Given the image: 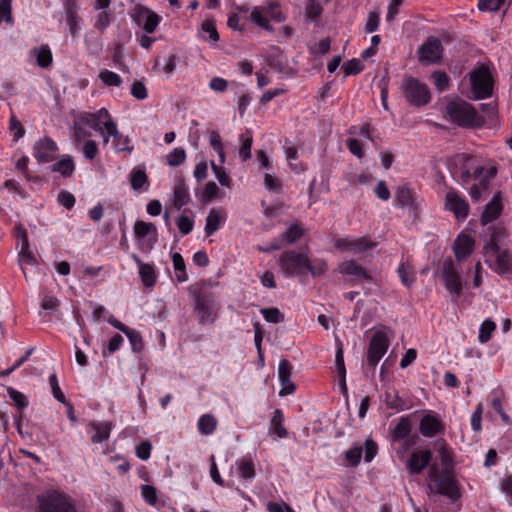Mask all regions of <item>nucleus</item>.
<instances>
[{"mask_svg": "<svg viewBox=\"0 0 512 512\" xmlns=\"http://www.w3.org/2000/svg\"><path fill=\"white\" fill-rule=\"evenodd\" d=\"M263 318L270 323H279L284 320V315L278 308H264L261 310Z\"/></svg>", "mask_w": 512, "mask_h": 512, "instance_id": "nucleus-54", "label": "nucleus"}, {"mask_svg": "<svg viewBox=\"0 0 512 512\" xmlns=\"http://www.w3.org/2000/svg\"><path fill=\"white\" fill-rule=\"evenodd\" d=\"M496 329V324L494 321L490 319H486L480 326L478 339L481 343H487L491 337L492 333Z\"/></svg>", "mask_w": 512, "mask_h": 512, "instance_id": "nucleus-41", "label": "nucleus"}, {"mask_svg": "<svg viewBox=\"0 0 512 512\" xmlns=\"http://www.w3.org/2000/svg\"><path fill=\"white\" fill-rule=\"evenodd\" d=\"M81 151L86 159L93 160L98 153L96 142L93 140L85 141L82 145Z\"/></svg>", "mask_w": 512, "mask_h": 512, "instance_id": "nucleus-63", "label": "nucleus"}, {"mask_svg": "<svg viewBox=\"0 0 512 512\" xmlns=\"http://www.w3.org/2000/svg\"><path fill=\"white\" fill-rule=\"evenodd\" d=\"M446 113L450 120L459 126L473 127L483 123L482 117L475 108L463 100H454L447 104Z\"/></svg>", "mask_w": 512, "mask_h": 512, "instance_id": "nucleus-1", "label": "nucleus"}, {"mask_svg": "<svg viewBox=\"0 0 512 512\" xmlns=\"http://www.w3.org/2000/svg\"><path fill=\"white\" fill-rule=\"evenodd\" d=\"M443 45L437 37H428L418 48V60L422 65L439 64L443 56Z\"/></svg>", "mask_w": 512, "mask_h": 512, "instance_id": "nucleus-7", "label": "nucleus"}, {"mask_svg": "<svg viewBox=\"0 0 512 512\" xmlns=\"http://www.w3.org/2000/svg\"><path fill=\"white\" fill-rule=\"evenodd\" d=\"M264 186L271 193L279 194L282 191L281 180L270 173L264 176Z\"/></svg>", "mask_w": 512, "mask_h": 512, "instance_id": "nucleus-50", "label": "nucleus"}, {"mask_svg": "<svg viewBox=\"0 0 512 512\" xmlns=\"http://www.w3.org/2000/svg\"><path fill=\"white\" fill-rule=\"evenodd\" d=\"M436 450L443 466L442 471L451 472L453 468V457L450 447L445 442H439L437 443Z\"/></svg>", "mask_w": 512, "mask_h": 512, "instance_id": "nucleus-28", "label": "nucleus"}, {"mask_svg": "<svg viewBox=\"0 0 512 512\" xmlns=\"http://www.w3.org/2000/svg\"><path fill=\"white\" fill-rule=\"evenodd\" d=\"M49 384H50V387H51V392L53 394V397L59 401L60 403L62 404H66V398H65V395L64 393L62 392L60 386H59V383H58V378H57V375L55 373L51 374L49 376Z\"/></svg>", "mask_w": 512, "mask_h": 512, "instance_id": "nucleus-52", "label": "nucleus"}, {"mask_svg": "<svg viewBox=\"0 0 512 512\" xmlns=\"http://www.w3.org/2000/svg\"><path fill=\"white\" fill-rule=\"evenodd\" d=\"M472 157L468 154L462 153L455 157V165L459 168V178L463 184H468L473 179V173L475 167L471 165Z\"/></svg>", "mask_w": 512, "mask_h": 512, "instance_id": "nucleus-21", "label": "nucleus"}, {"mask_svg": "<svg viewBox=\"0 0 512 512\" xmlns=\"http://www.w3.org/2000/svg\"><path fill=\"white\" fill-rule=\"evenodd\" d=\"M503 4V0H479L478 9L480 11L496 12Z\"/></svg>", "mask_w": 512, "mask_h": 512, "instance_id": "nucleus-62", "label": "nucleus"}, {"mask_svg": "<svg viewBox=\"0 0 512 512\" xmlns=\"http://www.w3.org/2000/svg\"><path fill=\"white\" fill-rule=\"evenodd\" d=\"M177 226L183 235H187L192 231L194 222L188 216L182 215L177 220Z\"/></svg>", "mask_w": 512, "mask_h": 512, "instance_id": "nucleus-64", "label": "nucleus"}, {"mask_svg": "<svg viewBox=\"0 0 512 512\" xmlns=\"http://www.w3.org/2000/svg\"><path fill=\"white\" fill-rule=\"evenodd\" d=\"M322 13V6L317 0H308L306 5V16L311 20H316Z\"/></svg>", "mask_w": 512, "mask_h": 512, "instance_id": "nucleus-59", "label": "nucleus"}, {"mask_svg": "<svg viewBox=\"0 0 512 512\" xmlns=\"http://www.w3.org/2000/svg\"><path fill=\"white\" fill-rule=\"evenodd\" d=\"M75 169L74 162L70 156L63 157L52 165V171L59 172L64 177L70 176Z\"/></svg>", "mask_w": 512, "mask_h": 512, "instance_id": "nucleus-36", "label": "nucleus"}, {"mask_svg": "<svg viewBox=\"0 0 512 512\" xmlns=\"http://www.w3.org/2000/svg\"><path fill=\"white\" fill-rule=\"evenodd\" d=\"M485 254L495 259V270L499 274H505L512 269V262L509 252L501 250L494 240H490L485 246Z\"/></svg>", "mask_w": 512, "mask_h": 512, "instance_id": "nucleus-12", "label": "nucleus"}, {"mask_svg": "<svg viewBox=\"0 0 512 512\" xmlns=\"http://www.w3.org/2000/svg\"><path fill=\"white\" fill-rule=\"evenodd\" d=\"M239 142L241 144L239 149V157L242 161H246L251 158V147L253 138L250 133L241 134L239 136Z\"/></svg>", "mask_w": 512, "mask_h": 512, "instance_id": "nucleus-39", "label": "nucleus"}, {"mask_svg": "<svg viewBox=\"0 0 512 512\" xmlns=\"http://www.w3.org/2000/svg\"><path fill=\"white\" fill-rule=\"evenodd\" d=\"M501 200V192L498 191L495 193L492 200L486 204L481 215V223L483 225L495 221L500 216L503 208Z\"/></svg>", "mask_w": 512, "mask_h": 512, "instance_id": "nucleus-18", "label": "nucleus"}, {"mask_svg": "<svg viewBox=\"0 0 512 512\" xmlns=\"http://www.w3.org/2000/svg\"><path fill=\"white\" fill-rule=\"evenodd\" d=\"M472 95L474 100L486 99L493 93V78L489 69L481 65L469 73Z\"/></svg>", "mask_w": 512, "mask_h": 512, "instance_id": "nucleus-3", "label": "nucleus"}, {"mask_svg": "<svg viewBox=\"0 0 512 512\" xmlns=\"http://www.w3.org/2000/svg\"><path fill=\"white\" fill-rule=\"evenodd\" d=\"M251 20L261 28L272 31L273 28L269 25L267 10L261 7H255L251 12Z\"/></svg>", "mask_w": 512, "mask_h": 512, "instance_id": "nucleus-35", "label": "nucleus"}, {"mask_svg": "<svg viewBox=\"0 0 512 512\" xmlns=\"http://www.w3.org/2000/svg\"><path fill=\"white\" fill-rule=\"evenodd\" d=\"M209 142L214 151L218 154L220 163L223 164L225 162V152L220 134L217 131H212L210 133Z\"/></svg>", "mask_w": 512, "mask_h": 512, "instance_id": "nucleus-45", "label": "nucleus"}, {"mask_svg": "<svg viewBox=\"0 0 512 512\" xmlns=\"http://www.w3.org/2000/svg\"><path fill=\"white\" fill-rule=\"evenodd\" d=\"M219 192H220V190H219L218 186L216 185V183L213 181H210V182L206 183V185L203 189L202 200L211 201L214 198L221 197L219 195Z\"/></svg>", "mask_w": 512, "mask_h": 512, "instance_id": "nucleus-58", "label": "nucleus"}, {"mask_svg": "<svg viewBox=\"0 0 512 512\" xmlns=\"http://www.w3.org/2000/svg\"><path fill=\"white\" fill-rule=\"evenodd\" d=\"M139 275L144 286L152 287L156 283V273L152 265L141 264Z\"/></svg>", "mask_w": 512, "mask_h": 512, "instance_id": "nucleus-37", "label": "nucleus"}, {"mask_svg": "<svg viewBox=\"0 0 512 512\" xmlns=\"http://www.w3.org/2000/svg\"><path fill=\"white\" fill-rule=\"evenodd\" d=\"M239 476L244 480H253L255 478L254 462L250 457H243L238 463Z\"/></svg>", "mask_w": 512, "mask_h": 512, "instance_id": "nucleus-31", "label": "nucleus"}, {"mask_svg": "<svg viewBox=\"0 0 512 512\" xmlns=\"http://www.w3.org/2000/svg\"><path fill=\"white\" fill-rule=\"evenodd\" d=\"M134 235L136 240L144 241L148 249H152L158 240V231L155 224L138 220L135 222Z\"/></svg>", "mask_w": 512, "mask_h": 512, "instance_id": "nucleus-14", "label": "nucleus"}, {"mask_svg": "<svg viewBox=\"0 0 512 512\" xmlns=\"http://www.w3.org/2000/svg\"><path fill=\"white\" fill-rule=\"evenodd\" d=\"M451 472L439 471L437 466L429 469L428 477L430 480L429 488L432 492L447 496L451 500L459 498L460 493Z\"/></svg>", "mask_w": 512, "mask_h": 512, "instance_id": "nucleus-2", "label": "nucleus"}, {"mask_svg": "<svg viewBox=\"0 0 512 512\" xmlns=\"http://www.w3.org/2000/svg\"><path fill=\"white\" fill-rule=\"evenodd\" d=\"M131 17L137 26L141 27L147 34L153 33L160 23V17L152 10L136 5Z\"/></svg>", "mask_w": 512, "mask_h": 512, "instance_id": "nucleus-9", "label": "nucleus"}, {"mask_svg": "<svg viewBox=\"0 0 512 512\" xmlns=\"http://www.w3.org/2000/svg\"><path fill=\"white\" fill-rule=\"evenodd\" d=\"M403 89L408 102L414 106H424L430 101L427 85L414 78L404 80Z\"/></svg>", "mask_w": 512, "mask_h": 512, "instance_id": "nucleus-8", "label": "nucleus"}, {"mask_svg": "<svg viewBox=\"0 0 512 512\" xmlns=\"http://www.w3.org/2000/svg\"><path fill=\"white\" fill-rule=\"evenodd\" d=\"M142 497L151 506H154L157 502V492L156 488L151 485H142L141 486Z\"/></svg>", "mask_w": 512, "mask_h": 512, "instance_id": "nucleus-61", "label": "nucleus"}, {"mask_svg": "<svg viewBox=\"0 0 512 512\" xmlns=\"http://www.w3.org/2000/svg\"><path fill=\"white\" fill-rule=\"evenodd\" d=\"M395 204L401 208H414L413 192L406 187H400L395 194Z\"/></svg>", "mask_w": 512, "mask_h": 512, "instance_id": "nucleus-29", "label": "nucleus"}, {"mask_svg": "<svg viewBox=\"0 0 512 512\" xmlns=\"http://www.w3.org/2000/svg\"><path fill=\"white\" fill-rule=\"evenodd\" d=\"M31 55L36 59L38 66L41 68H48L52 64V52L48 45H41L31 50Z\"/></svg>", "mask_w": 512, "mask_h": 512, "instance_id": "nucleus-26", "label": "nucleus"}, {"mask_svg": "<svg viewBox=\"0 0 512 512\" xmlns=\"http://www.w3.org/2000/svg\"><path fill=\"white\" fill-rule=\"evenodd\" d=\"M82 125H87L97 132H102L101 120L94 113H83L78 120Z\"/></svg>", "mask_w": 512, "mask_h": 512, "instance_id": "nucleus-42", "label": "nucleus"}, {"mask_svg": "<svg viewBox=\"0 0 512 512\" xmlns=\"http://www.w3.org/2000/svg\"><path fill=\"white\" fill-rule=\"evenodd\" d=\"M390 345V340L385 329L376 331L369 343L367 352V363L370 368L375 370L377 364L386 354Z\"/></svg>", "mask_w": 512, "mask_h": 512, "instance_id": "nucleus-6", "label": "nucleus"}, {"mask_svg": "<svg viewBox=\"0 0 512 512\" xmlns=\"http://www.w3.org/2000/svg\"><path fill=\"white\" fill-rule=\"evenodd\" d=\"M99 78L108 87H119L122 83V79L117 73L107 69L99 73Z\"/></svg>", "mask_w": 512, "mask_h": 512, "instance_id": "nucleus-46", "label": "nucleus"}, {"mask_svg": "<svg viewBox=\"0 0 512 512\" xmlns=\"http://www.w3.org/2000/svg\"><path fill=\"white\" fill-rule=\"evenodd\" d=\"M445 208L452 212L458 220H465L469 214V204L467 200L454 189H450L446 193Z\"/></svg>", "mask_w": 512, "mask_h": 512, "instance_id": "nucleus-13", "label": "nucleus"}, {"mask_svg": "<svg viewBox=\"0 0 512 512\" xmlns=\"http://www.w3.org/2000/svg\"><path fill=\"white\" fill-rule=\"evenodd\" d=\"M57 150L56 143L49 137H44L36 142L34 156L42 163H48L54 159Z\"/></svg>", "mask_w": 512, "mask_h": 512, "instance_id": "nucleus-15", "label": "nucleus"}, {"mask_svg": "<svg viewBox=\"0 0 512 512\" xmlns=\"http://www.w3.org/2000/svg\"><path fill=\"white\" fill-rule=\"evenodd\" d=\"M399 277L402 281V283L406 287H410L412 283L414 282V276L412 269L405 264H401L398 268Z\"/></svg>", "mask_w": 512, "mask_h": 512, "instance_id": "nucleus-60", "label": "nucleus"}, {"mask_svg": "<svg viewBox=\"0 0 512 512\" xmlns=\"http://www.w3.org/2000/svg\"><path fill=\"white\" fill-rule=\"evenodd\" d=\"M283 413L280 409H276L273 413L272 419H271V425L273 427V432L279 437L284 438L287 436V430L283 426Z\"/></svg>", "mask_w": 512, "mask_h": 512, "instance_id": "nucleus-40", "label": "nucleus"}, {"mask_svg": "<svg viewBox=\"0 0 512 512\" xmlns=\"http://www.w3.org/2000/svg\"><path fill=\"white\" fill-rule=\"evenodd\" d=\"M364 66L359 59L353 58L342 66L345 76L356 75L363 70Z\"/></svg>", "mask_w": 512, "mask_h": 512, "instance_id": "nucleus-55", "label": "nucleus"}, {"mask_svg": "<svg viewBox=\"0 0 512 512\" xmlns=\"http://www.w3.org/2000/svg\"><path fill=\"white\" fill-rule=\"evenodd\" d=\"M278 264L286 277L301 276L307 273L309 257L302 252L290 250L280 255Z\"/></svg>", "mask_w": 512, "mask_h": 512, "instance_id": "nucleus-4", "label": "nucleus"}, {"mask_svg": "<svg viewBox=\"0 0 512 512\" xmlns=\"http://www.w3.org/2000/svg\"><path fill=\"white\" fill-rule=\"evenodd\" d=\"M194 309L201 324H211L214 322L215 312L210 304L202 297H196Z\"/></svg>", "mask_w": 512, "mask_h": 512, "instance_id": "nucleus-22", "label": "nucleus"}, {"mask_svg": "<svg viewBox=\"0 0 512 512\" xmlns=\"http://www.w3.org/2000/svg\"><path fill=\"white\" fill-rule=\"evenodd\" d=\"M363 447L361 445H354L345 452V459L352 467H356L361 460Z\"/></svg>", "mask_w": 512, "mask_h": 512, "instance_id": "nucleus-48", "label": "nucleus"}, {"mask_svg": "<svg viewBox=\"0 0 512 512\" xmlns=\"http://www.w3.org/2000/svg\"><path fill=\"white\" fill-rule=\"evenodd\" d=\"M172 261L173 266L175 270L176 279L179 282H185L188 279L186 268H185V262L183 257L180 253H173L172 254Z\"/></svg>", "mask_w": 512, "mask_h": 512, "instance_id": "nucleus-38", "label": "nucleus"}, {"mask_svg": "<svg viewBox=\"0 0 512 512\" xmlns=\"http://www.w3.org/2000/svg\"><path fill=\"white\" fill-rule=\"evenodd\" d=\"M327 271V262L322 258L309 259L307 266V272H310L312 276L317 277L323 275Z\"/></svg>", "mask_w": 512, "mask_h": 512, "instance_id": "nucleus-43", "label": "nucleus"}, {"mask_svg": "<svg viewBox=\"0 0 512 512\" xmlns=\"http://www.w3.org/2000/svg\"><path fill=\"white\" fill-rule=\"evenodd\" d=\"M186 159V152L182 148H174L173 151H171L167 155V163L171 167H176L181 165Z\"/></svg>", "mask_w": 512, "mask_h": 512, "instance_id": "nucleus-51", "label": "nucleus"}, {"mask_svg": "<svg viewBox=\"0 0 512 512\" xmlns=\"http://www.w3.org/2000/svg\"><path fill=\"white\" fill-rule=\"evenodd\" d=\"M419 430L425 437H434L444 432V425L441 420L432 414H426L420 421Z\"/></svg>", "mask_w": 512, "mask_h": 512, "instance_id": "nucleus-17", "label": "nucleus"}, {"mask_svg": "<svg viewBox=\"0 0 512 512\" xmlns=\"http://www.w3.org/2000/svg\"><path fill=\"white\" fill-rule=\"evenodd\" d=\"M224 214L218 209H211L206 218L205 233L207 236L213 235L223 223Z\"/></svg>", "mask_w": 512, "mask_h": 512, "instance_id": "nucleus-25", "label": "nucleus"}, {"mask_svg": "<svg viewBox=\"0 0 512 512\" xmlns=\"http://www.w3.org/2000/svg\"><path fill=\"white\" fill-rule=\"evenodd\" d=\"M335 366L338 372V376L341 383V392L343 394H347V386H346V368L344 364V356L343 351L339 348L336 352L335 356Z\"/></svg>", "mask_w": 512, "mask_h": 512, "instance_id": "nucleus-33", "label": "nucleus"}, {"mask_svg": "<svg viewBox=\"0 0 512 512\" xmlns=\"http://www.w3.org/2000/svg\"><path fill=\"white\" fill-rule=\"evenodd\" d=\"M90 427L94 431V434L91 436L93 443H101L109 438L111 431L109 423H92Z\"/></svg>", "mask_w": 512, "mask_h": 512, "instance_id": "nucleus-30", "label": "nucleus"}, {"mask_svg": "<svg viewBox=\"0 0 512 512\" xmlns=\"http://www.w3.org/2000/svg\"><path fill=\"white\" fill-rule=\"evenodd\" d=\"M442 278L445 288L452 294L459 296L462 293L463 281L459 268L452 260L443 263Z\"/></svg>", "mask_w": 512, "mask_h": 512, "instance_id": "nucleus-11", "label": "nucleus"}, {"mask_svg": "<svg viewBox=\"0 0 512 512\" xmlns=\"http://www.w3.org/2000/svg\"><path fill=\"white\" fill-rule=\"evenodd\" d=\"M432 453L429 450H417L412 452L407 461V469L411 474L421 473L431 462Z\"/></svg>", "mask_w": 512, "mask_h": 512, "instance_id": "nucleus-16", "label": "nucleus"}, {"mask_svg": "<svg viewBox=\"0 0 512 512\" xmlns=\"http://www.w3.org/2000/svg\"><path fill=\"white\" fill-rule=\"evenodd\" d=\"M130 183L134 190H140L144 186L145 190H147L149 186L148 177L143 169L135 168L130 173Z\"/></svg>", "mask_w": 512, "mask_h": 512, "instance_id": "nucleus-32", "label": "nucleus"}, {"mask_svg": "<svg viewBox=\"0 0 512 512\" xmlns=\"http://www.w3.org/2000/svg\"><path fill=\"white\" fill-rule=\"evenodd\" d=\"M2 21L13 23L12 0H0V24Z\"/></svg>", "mask_w": 512, "mask_h": 512, "instance_id": "nucleus-53", "label": "nucleus"}, {"mask_svg": "<svg viewBox=\"0 0 512 512\" xmlns=\"http://www.w3.org/2000/svg\"><path fill=\"white\" fill-rule=\"evenodd\" d=\"M474 239L468 234H460L453 245L455 257L458 261H462L470 256L473 252Z\"/></svg>", "mask_w": 512, "mask_h": 512, "instance_id": "nucleus-19", "label": "nucleus"}, {"mask_svg": "<svg viewBox=\"0 0 512 512\" xmlns=\"http://www.w3.org/2000/svg\"><path fill=\"white\" fill-rule=\"evenodd\" d=\"M190 200L188 188L184 181L180 180L174 187L173 204L177 209H181Z\"/></svg>", "mask_w": 512, "mask_h": 512, "instance_id": "nucleus-27", "label": "nucleus"}, {"mask_svg": "<svg viewBox=\"0 0 512 512\" xmlns=\"http://www.w3.org/2000/svg\"><path fill=\"white\" fill-rule=\"evenodd\" d=\"M41 512H76L69 498L57 491H49L37 497Z\"/></svg>", "mask_w": 512, "mask_h": 512, "instance_id": "nucleus-5", "label": "nucleus"}, {"mask_svg": "<svg viewBox=\"0 0 512 512\" xmlns=\"http://www.w3.org/2000/svg\"><path fill=\"white\" fill-rule=\"evenodd\" d=\"M385 402L391 409L404 410L406 409L405 401L399 397L397 392H387L385 395Z\"/></svg>", "mask_w": 512, "mask_h": 512, "instance_id": "nucleus-49", "label": "nucleus"}, {"mask_svg": "<svg viewBox=\"0 0 512 512\" xmlns=\"http://www.w3.org/2000/svg\"><path fill=\"white\" fill-rule=\"evenodd\" d=\"M124 334L127 336L134 352H140L143 349V339L138 331L128 327Z\"/></svg>", "mask_w": 512, "mask_h": 512, "instance_id": "nucleus-47", "label": "nucleus"}, {"mask_svg": "<svg viewBox=\"0 0 512 512\" xmlns=\"http://www.w3.org/2000/svg\"><path fill=\"white\" fill-rule=\"evenodd\" d=\"M497 169L492 166L489 168H485L484 166H477L473 171V179L478 180L477 183L479 187L485 191L487 190L490 181L496 176Z\"/></svg>", "mask_w": 512, "mask_h": 512, "instance_id": "nucleus-23", "label": "nucleus"}, {"mask_svg": "<svg viewBox=\"0 0 512 512\" xmlns=\"http://www.w3.org/2000/svg\"><path fill=\"white\" fill-rule=\"evenodd\" d=\"M431 77L439 92H443L447 89L449 85V78L445 72L435 71L432 73Z\"/></svg>", "mask_w": 512, "mask_h": 512, "instance_id": "nucleus-56", "label": "nucleus"}, {"mask_svg": "<svg viewBox=\"0 0 512 512\" xmlns=\"http://www.w3.org/2000/svg\"><path fill=\"white\" fill-rule=\"evenodd\" d=\"M411 431V424L408 418H401V420L398 422V424L395 426L393 430V439L394 440H400L404 439L409 435Z\"/></svg>", "mask_w": 512, "mask_h": 512, "instance_id": "nucleus-44", "label": "nucleus"}, {"mask_svg": "<svg viewBox=\"0 0 512 512\" xmlns=\"http://www.w3.org/2000/svg\"><path fill=\"white\" fill-rule=\"evenodd\" d=\"M217 426L216 418L211 414H204L198 420V430L203 435L212 434Z\"/></svg>", "mask_w": 512, "mask_h": 512, "instance_id": "nucleus-34", "label": "nucleus"}, {"mask_svg": "<svg viewBox=\"0 0 512 512\" xmlns=\"http://www.w3.org/2000/svg\"><path fill=\"white\" fill-rule=\"evenodd\" d=\"M303 235V230L297 225H291L285 232H283L279 239L273 241L270 245L271 250H279L284 245L293 244Z\"/></svg>", "mask_w": 512, "mask_h": 512, "instance_id": "nucleus-20", "label": "nucleus"}, {"mask_svg": "<svg viewBox=\"0 0 512 512\" xmlns=\"http://www.w3.org/2000/svg\"><path fill=\"white\" fill-rule=\"evenodd\" d=\"M202 37L204 39H206V36L204 35L205 33L208 34V38L212 41V42H217L219 40V35H218V32L216 30V26L214 24L213 21L211 20H205L203 23H202Z\"/></svg>", "mask_w": 512, "mask_h": 512, "instance_id": "nucleus-57", "label": "nucleus"}, {"mask_svg": "<svg viewBox=\"0 0 512 512\" xmlns=\"http://www.w3.org/2000/svg\"><path fill=\"white\" fill-rule=\"evenodd\" d=\"M334 246L340 251H349L353 254H360L376 246V242L368 237H344L337 238Z\"/></svg>", "mask_w": 512, "mask_h": 512, "instance_id": "nucleus-10", "label": "nucleus"}, {"mask_svg": "<svg viewBox=\"0 0 512 512\" xmlns=\"http://www.w3.org/2000/svg\"><path fill=\"white\" fill-rule=\"evenodd\" d=\"M341 274L350 275L355 279H368L369 275L364 267L357 264L354 260L344 261L339 264Z\"/></svg>", "mask_w": 512, "mask_h": 512, "instance_id": "nucleus-24", "label": "nucleus"}]
</instances>
